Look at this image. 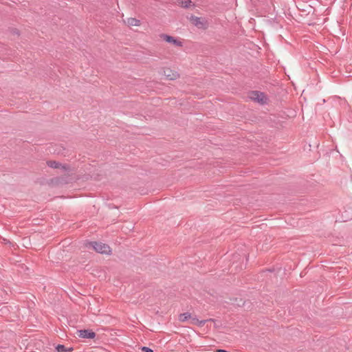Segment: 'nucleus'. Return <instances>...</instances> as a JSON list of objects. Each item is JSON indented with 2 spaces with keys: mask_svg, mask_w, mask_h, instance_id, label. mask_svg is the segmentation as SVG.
Returning a JSON list of instances; mask_svg holds the SVG:
<instances>
[{
  "mask_svg": "<svg viewBox=\"0 0 352 352\" xmlns=\"http://www.w3.org/2000/svg\"><path fill=\"white\" fill-rule=\"evenodd\" d=\"M250 98L258 102L264 103L265 101V94L258 91H252L250 94Z\"/></svg>",
  "mask_w": 352,
  "mask_h": 352,
  "instance_id": "nucleus-3",
  "label": "nucleus"
},
{
  "mask_svg": "<svg viewBox=\"0 0 352 352\" xmlns=\"http://www.w3.org/2000/svg\"><path fill=\"white\" fill-rule=\"evenodd\" d=\"M191 23L199 28L206 29L208 24L207 21L204 18L191 16L190 18Z\"/></svg>",
  "mask_w": 352,
  "mask_h": 352,
  "instance_id": "nucleus-2",
  "label": "nucleus"
},
{
  "mask_svg": "<svg viewBox=\"0 0 352 352\" xmlns=\"http://www.w3.org/2000/svg\"><path fill=\"white\" fill-rule=\"evenodd\" d=\"M78 336L82 338L93 339L96 337V333L89 329H83L78 331Z\"/></svg>",
  "mask_w": 352,
  "mask_h": 352,
  "instance_id": "nucleus-4",
  "label": "nucleus"
},
{
  "mask_svg": "<svg viewBox=\"0 0 352 352\" xmlns=\"http://www.w3.org/2000/svg\"><path fill=\"white\" fill-rule=\"evenodd\" d=\"M127 23L129 25L138 26L140 25V21L135 18H129L127 20Z\"/></svg>",
  "mask_w": 352,
  "mask_h": 352,
  "instance_id": "nucleus-10",
  "label": "nucleus"
},
{
  "mask_svg": "<svg viewBox=\"0 0 352 352\" xmlns=\"http://www.w3.org/2000/svg\"><path fill=\"white\" fill-rule=\"evenodd\" d=\"M342 219L344 221H346L348 220H350L352 219V211L350 213V215L344 216V214H342Z\"/></svg>",
  "mask_w": 352,
  "mask_h": 352,
  "instance_id": "nucleus-13",
  "label": "nucleus"
},
{
  "mask_svg": "<svg viewBox=\"0 0 352 352\" xmlns=\"http://www.w3.org/2000/svg\"><path fill=\"white\" fill-rule=\"evenodd\" d=\"M191 3L192 1L190 0H179V3L181 6V7L184 8L190 7Z\"/></svg>",
  "mask_w": 352,
  "mask_h": 352,
  "instance_id": "nucleus-11",
  "label": "nucleus"
},
{
  "mask_svg": "<svg viewBox=\"0 0 352 352\" xmlns=\"http://www.w3.org/2000/svg\"><path fill=\"white\" fill-rule=\"evenodd\" d=\"M141 350H142V352H153V351L151 349H150L147 346H142Z\"/></svg>",
  "mask_w": 352,
  "mask_h": 352,
  "instance_id": "nucleus-14",
  "label": "nucleus"
},
{
  "mask_svg": "<svg viewBox=\"0 0 352 352\" xmlns=\"http://www.w3.org/2000/svg\"><path fill=\"white\" fill-rule=\"evenodd\" d=\"M217 352H230V351H228L224 350V349H218V350L217 351Z\"/></svg>",
  "mask_w": 352,
  "mask_h": 352,
  "instance_id": "nucleus-15",
  "label": "nucleus"
},
{
  "mask_svg": "<svg viewBox=\"0 0 352 352\" xmlns=\"http://www.w3.org/2000/svg\"><path fill=\"white\" fill-rule=\"evenodd\" d=\"M191 318V314L188 312L181 314L179 316V320L181 322H185Z\"/></svg>",
  "mask_w": 352,
  "mask_h": 352,
  "instance_id": "nucleus-9",
  "label": "nucleus"
},
{
  "mask_svg": "<svg viewBox=\"0 0 352 352\" xmlns=\"http://www.w3.org/2000/svg\"><path fill=\"white\" fill-rule=\"evenodd\" d=\"M161 38H162L167 43H173L175 46L182 47L183 45L182 41L175 38L173 36L167 34H162Z\"/></svg>",
  "mask_w": 352,
  "mask_h": 352,
  "instance_id": "nucleus-5",
  "label": "nucleus"
},
{
  "mask_svg": "<svg viewBox=\"0 0 352 352\" xmlns=\"http://www.w3.org/2000/svg\"><path fill=\"white\" fill-rule=\"evenodd\" d=\"M164 75L169 80H175L179 76V74L177 72H172L170 69L165 70Z\"/></svg>",
  "mask_w": 352,
  "mask_h": 352,
  "instance_id": "nucleus-7",
  "label": "nucleus"
},
{
  "mask_svg": "<svg viewBox=\"0 0 352 352\" xmlns=\"http://www.w3.org/2000/svg\"><path fill=\"white\" fill-rule=\"evenodd\" d=\"M47 164L49 167L53 168H58L60 166V164L56 162V161H48L47 162Z\"/></svg>",
  "mask_w": 352,
  "mask_h": 352,
  "instance_id": "nucleus-12",
  "label": "nucleus"
},
{
  "mask_svg": "<svg viewBox=\"0 0 352 352\" xmlns=\"http://www.w3.org/2000/svg\"><path fill=\"white\" fill-rule=\"evenodd\" d=\"M56 350L58 352H70L73 351V348H66L65 346L63 344H58L56 346Z\"/></svg>",
  "mask_w": 352,
  "mask_h": 352,
  "instance_id": "nucleus-8",
  "label": "nucleus"
},
{
  "mask_svg": "<svg viewBox=\"0 0 352 352\" xmlns=\"http://www.w3.org/2000/svg\"><path fill=\"white\" fill-rule=\"evenodd\" d=\"M209 320H212L209 319ZM207 321H208V320H199L196 317H191V318H190V324H196L199 327H203Z\"/></svg>",
  "mask_w": 352,
  "mask_h": 352,
  "instance_id": "nucleus-6",
  "label": "nucleus"
},
{
  "mask_svg": "<svg viewBox=\"0 0 352 352\" xmlns=\"http://www.w3.org/2000/svg\"><path fill=\"white\" fill-rule=\"evenodd\" d=\"M85 246L87 248H92L96 252L100 254H110L111 252L108 245L101 242L88 241L85 243Z\"/></svg>",
  "mask_w": 352,
  "mask_h": 352,
  "instance_id": "nucleus-1",
  "label": "nucleus"
}]
</instances>
